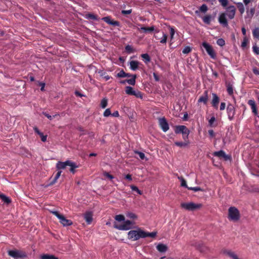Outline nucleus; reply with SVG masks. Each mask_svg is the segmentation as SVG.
Here are the masks:
<instances>
[{
    "label": "nucleus",
    "mask_w": 259,
    "mask_h": 259,
    "mask_svg": "<svg viewBox=\"0 0 259 259\" xmlns=\"http://www.w3.org/2000/svg\"><path fill=\"white\" fill-rule=\"evenodd\" d=\"M227 112L228 118L230 120H232L235 114V109L234 106L232 104H229L227 108Z\"/></svg>",
    "instance_id": "nucleus-12"
},
{
    "label": "nucleus",
    "mask_w": 259,
    "mask_h": 259,
    "mask_svg": "<svg viewBox=\"0 0 259 259\" xmlns=\"http://www.w3.org/2000/svg\"><path fill=\"white\" fill-rule=\"evenodd\" d=\"M229 219L236 222L240 218V213L237 208L235 207H230L228 210Z\"/></svg>",
    "instance_id": "nucleus-3"
},
{
    "label": "nucleus",
    "mask_w": 259,
    "mask_h": 259,
    "mask_svg": "<svg viewBox=\"0 0 259 259\" xmlns=\"http://www.w3.org/2000/svg\"><path fill=\"white\" fill-rule=\"evenodd\" d=\"M48 118H49L50 120H52L53 118L55 117L56 116H58L57 114H55L53 116L50 115L49 114L47 113H43Z\"/></svg>",
    "instance_id": "nucleus-54"
},
{
    "label": "nucleus",
    "mask_w": 259,
    "mask_h": 259,
    "mask_svg": "<svg viewBox=\"0 0 259 259\" xmlns=\"http://www.w3.org/2000/svg\"><path fill=\"white\" fill-rule=\"evenodd\" d=\"M67 166L70 167V171L74 174L75 169L78 167V165L74 162L70 160H66L65 162L59 161L56 164V168L58 170L64 169Z\"/></svg>",
    "instance_id": "nucleus-2"
},
{
    "label": "nucleus",
    "mask_w": 259,
    "mask_h": 259,
    "mask_svg": "<svg viewBox=\"0 0 259 259\" xmlns=\"http://www.w3.org/2000/svg\"><path fill=\"white\" fill-rule=\"evenodd\" d=\"M179 179L181 181V186L187 188L188 189L189 187L187 186L186 181L185 180V179L182 177L179 178Z\"/></svg>",
    "instance_id": "nucleus-40"
},
{
    "label": "nucleus",
    "mask_w": 259,
    "mask_h": 259,
    "mask_svg": "<svg viewBox=\"0 0 259 259\" xmlns=\"http://www.w3.org/2000/svg\"><path fill=\"white\" fill-rule=\"evenodd\" d=\"M248 104L250 106L252 112L256 115L257 114L256 108L255 103L254 100H250L248 102Z\"/></svg>",
    "instance_id": "nucleus-19"
},
{
    "label": "nucleus",
    "mask_w": 259,
    "mask_h": 259,
    "mask_svg": "<svg viewBox=\"0 0 259 259\" xmlns=\"http://www.w3.org/2000/svg\"><path fill=\"white\" fill-rule=\"evenodd\" d=\"M139 64L140 62L137 61H131L130 62V68L135 71L138 68Z\"/></svg>",
    "instance_id": "nucleus-18"
},
{
    "label": "nucleus",
    "mask_w": 259,
    "mask_h": 259,
    "mask_svg": "<svg viewBox=\"0 0 259 259\" xmlns=\"http://www.w3.org/2000/svg\"><path fill=\"white\" fill-rule=\"evenodd\" d=\"M158 123L163 132H166L169 130V125L165 118H159L158 119Z\"/></svg>",
    "instance_id": "nucleus-11"
},
{
    "label": "nucleus",
    "mask_w": 259,
    "mask_h": 259,
    "mask_svg": "<svg viewBox=\"0 0 259 259\" xmlns=\"http://www.w3.org/2000/svg\"><path fill=\"white\" fill-rule=\"evenodd\" d=\"M132 9H130L128 10H122L121 11V14L123 15H127V14H131L132 13Z\"/></svg>",
    "instance_id": "nucleus-55"
},
{
    "label": "nucleus",
    "mask_w": 259,
    "mask_h": 259,
    "mask_svg": "<svg viewBox=\"0 0 259 259\" xmlns=\"http://www.w3.org/2000/svg\"><path fill=\"white\" fill-rule=\"evenodd\" d=\"M115 219L118 222H122L124 221V217L123 215L118 214L115 216Z\"/></svg>",
    "instance_id": "nucleus-38"
},
{
    "label": "nucleus",
    "mask_w": 259,
    "mask_h": 259,
    "mask_svg": "<svg viewBox=\"0 0 259 259\" xmlns=\"http://www.w3.org/2000/svg\"><path fill=\"white\" fill-rule=\"evenodd\" d=\"M236 8L234 6H230L226 9V12L224 14H226V16L230 19H233L235 15Z\"/></svg>",
    "instance_id": "nucleus-10"
},
{
    "label": "nucleus",
    "mask_w": 259,
    "mask_h": 259,
    "mask_svg": "<svg viewBox=\"0 0 259 259\" xmlns=\"http://www.w3.org/2000/svg\"><path fill=\"white\" fill-rule=\"evenodd\" d=\"M237 6L240 14H243L245 12V8L243 4L242 3L239 2L237 4Z\"/></svg>",
    "instance_id": "nucleus-25"
},
{
    "label": "nucleus",
    "mask_w": 259,
    "mask_h": 259,
    "mask_svg": "<svg viewBox=\"0 0 259 259\" xmlns=\"http://www.w3.org/2000/svg\"><path fill=\"white\" fill-rule=\"evenodd\" d=\"M51 212L59 220L60 223L63 226H68L72 224V222L71 220L67 219L63 215L60 214L58 211H51Z\"/></svg>",
    "instance_id": "nucleus-4"
},
{
    "label": "nucleus",
    "mask_w": 259,
    "mask_h": 259,
    "mask_svg": "<svg viewBox=\"0 0 259 259\" xmlns=\"http://www.w3.org/2000/svg\"><path fill=\"white\" fill-rule=\"evenodd\" d=\"M86 18L88 19H92L94 20H99V19L97 17V16L93 14H88L86 15Z\"/></svg>",
    "instance_id": "nucleus-33"
},
{
    "label": "nucleus",
    "mask_w": 259,
    "mask_h": 259,
    "mask_svg": "<svg viewBox=\"0 0 259 259\" xmlns=\"http://www.w3.org/2000/svg\"><path fill=\"white\" fill-rule=\"evenodd\" d=\"M103 175L104 176H105L106 177L108 178V179H109L110 180H112V179H113V177L107 172H104Z\"/></svg>",
    "instance_id": "nucleus-58"
},
{
    "label": "nucleus",
    "mask_w": 259,
    "mask_h": 259,
    "mask_svg": "<svg viewBox=\"0 0 259 259\" xmlns=\"http://www.w3.org/2000/svg\"><path fill=\"white\" fill-rule=\"evenodd\" d=\"M136 75H134L132 76V78L126 79V82L128 83L129 84L134 85L136 83Z\"/></svg>",
    "instance_id": "nucleus-29"
},
{
    "label": "nucleus",
    "mask_w": 259,
    "mask_h": 259,
    "mask_svg": "<svg viewBox=\"0 0 259 259\" xmlns=\"http://www.w3.org/2000/svg\"><path fill=\"white\" fill-rule=\"evenodd\" d=\"M200 11L202 13H206L208 10L207 6L205 4H203L199 8Z\"/></svg>",
    "instance_id": "nucleus-39"
},
{
    "label": "nucleus",
    "mask_w": 259,
    "mask_h": 259,
    "mask_svg": "<svg viewBox=\"0 0 259 259\" xmlns=\"http://www.w3.org/2000/svg\"><path fill=\"white\" fill-rule=\"evenodd\" d=\"M102 20L111 25L114 26H119V23L118 21L111 20L110 17H103Z\"/></svg>",
    "instance_id": "nucleus-14"
},
{
    "label": "nucleus",
    "mask_w": 259,
    "mask_h": 259,
    "mask_svg": "<svg viewBox=\"0 0 259 259\" xmlns=\"http://www.w3.org/2000/svg\"><path fill=\"white\" fill-rule=\"evenodd\" d=\"M175 133L176 134L182 133L183 135H186V138H188L190 134V131L185 125H178L176 127Z\"/></svg>",
    "instance_id": "nucleus-8"
},
{
    "label": "nucleus",
    "mask_w": 259,
    "mask_h": 259,
    "mask_svg": "<svg viewBox=\"0 0 259 259\" xmlns=\"http://www.w3.org/2000/svg\"><path fill=\"white\" fill-rule=\"evenodd\" d=\"M215 121V118L214 116L211 117L208 121L209 125L210 126H213V124Z\"/></svg>",
    "instance_id": "nucleus-53"
},
{
    "label": "nucleus",
    "mask_w": 259,
    "mask_h": 259,
    "mask_svg": "<svg viewBox=\"0 0 259 259\" xmlns=\"http://www.w3.org/2000/svg\"><path fill=\"white\" fill-rule=\"evenodd\" d=\"M138 29L139 30H142L144 32H148L154 31L155 29V27L153 26L150 27H141L140 28H138Z\"/></svg>",
    "instance_id": "nucleus-23"
},
{
    "label": "nucleus",
    "mask_w": 259,
    "mask_h": 259,
    "mask_svg": "<svg viewBox=\"0 0 259 259\" xmlns=\"http://www.w3.org/2000/svg\"><path fill=\"white\" fill-rule=\"evenodd\" d=\"M189 144L188 141L185 142H176L175 143V144L177 145V146L180 147H184L187 146Z\"/></svg>",
    "instance_id": "nucleus-32"
},
{
    "label": "nucleus",
    "mask_w": 259,
    "mask_h": 259,
    "mask_svg": "<svg viewBox=\"0 0 259 259\" xmlns=\"http://www.w3.org/2000/svg\"><path fill=\"white\" fill-rule=\"evenodd\" d=\"M141 57L143 59L145 63H147L150 61V58L148 54H143Z\"/></svg>",
    "instance_id": "nucleus-30"
},
{
    "label": "nucleus",
    "mask_w": 259,
    "mask_h": 259,
    "mask_svg": "<svg viewBox=\"0 0 259 259\" xmlns=\"http://www.w3.org/2000/svg\"><path fill=\"white\" fill-rule=\"evenodd\" d=\"M167 35L164 33V32L162 33V37L161 38L160 40V42L163 44H165L167 41Z\"/></svg>",
    "instance_id": "nucleus-37"
},
{
    "label": "nucleus",
    "mask_w": 259,
    "mask_h": 259,
    "mask_svg": "<svg viewBox=\"0 0 259 259\" xmlns=\"http://www.w3.org/2000/svg\"><path fill=\"white\" fill-rule=\"evenodd\" d=\"M39 136L40 137L41 140L42 142H45L47 141V135H44V134L41 133V135H40Z\"/></svg>",
    "instance_id": "nucleus-59"
},
{
    "label": "nucleus",
    "mask_w": 259,
    "mask_h": 259,
    "mask_svg": "<svg viewBox=\"0 0 259 259\" xmlns=\"http://www.w3.org/2000/svg\"><path fill=\"white\" fill-rule=\"evenodd\" d=\"M0 198H1L3 202L7 204H9L11 202L10 199L4 194H0Z\"/></svg>",
    "instance_id": "nucleus-26"
},
{
    "label": "nucleus",
    "mask_w": 259,
    "mask_h": 259,
    "mask_svg": "<svg viewBox=\"0 0 259 259\" xmlns=\"http://www.w3.org/2000/svg\"><path fill=\"white\" fill-rule=\"evenodd\" d=\"M111 115L114 117H118L119 116V113L117 111L114 112Z\"/></svg>",
    "instance_id": "nucleus-64"
},
{
    "label": "nucleus",
    "mask_w": 259,
    "mask_h": 259,
    "mask_svg": "<svg viewBox=\"0 0 259 259\" xmlns=\"http://www.w3.org/2000/svg\"><path fill=\"white\" fill-rule=\"evenodd\" d=\"M218 1L223 7H226L228 5V0H218Z\"/></svg>",
    "instance_id": "nucleus-51"
},
{
    "label": "nucleus",
    "mask_w": 259,
    "mask_h": 259,
    "mask_svg": "<svg viewBox=\"0 0 259 259\" xmlns=\"http://www.w3.org/2000/svg\"><path fill=\"white\" fill-rule=\"evenodd\" d=\"M8 254L15 259L26 256V254L24 252L17 250L9 251Z\"/></svg>",
    "instance_id": "nucleus-9"
},
{
    "label": "nucleus",
    "mask_w": 259,
    "mask_h": 259,
    "mask_svg": "<svg viewBox=\"0 0 259 259\" xmlns=\"http://www.w3.org/2000/svg\"><path fill=\"white\" fill-rule=\"evenodd\" d=\"M182 208L188 210L194 211L196 209H199L202 205L199 203H195L194 202L182 203L181 204Z\"/></svg>",
    "instance_id": "nucleus-5"
},
{
    "label": "nucleus",
    "mask_w": 259,
    "mask_h": 259,
    "mask_svg": "<svg viewBox=\"0 0 259 259\" xmlns=\"http://www.w3.org/2000/svg\"><path fill=\"white\" fill-rule=\"evenodd\" d=\"M252 35L254 38L259 39V28H255L252 31Z\"/></svg>",
    "instance_id": "nucleus-31"
},
{
    "label": "nucleus",
    "mask_w": 259,
    "mask_h": 259,
    "mask_svg": "<svg viewBox=\"0 0 259 259\" xmlns=\"http://www.w3.org/2000/svg\"><path fill=\"white\" fill-rule=\"evenodd\" d=\"M130 187L133 191H136L139 194L141 195L142 194V192L138 189L137 187L134 185H131Z\"/></svg>",
    "instance_id": "nucleus-41"
},
{
    "label": "nucleus",
    "mask_w": 259,
    "mask_h": 259,
    "mask_svg": "<svg viewBox=\"0 0 259 259\" xmlns=\"http://www.w3.org/2000/svg\"><path fill=\"white\" fill-rule=\"evenodd\" d=\"M208 99V92L207 91H205L203 94L200 97L198 100V103L202 102L204 104H206L207 102Z\"/></svg>",
    "instance_id": "nucleus-16"
},
{
    "label": "nucleus",
    "mask_w": 259,
    "mask_h": 259,
    "mask_svg": "<svg viewBox=\"0 0 259 259\" xmlns=\"http://www.w3.org/2000/svg\"><path fill=\"white\" fill-rule=\"evenodd\" d=\"M248 104L250 106L252 112L256 115L257 114L256 108L255 103L254 100H250L248 102Z\"/></svg>",
    "instance_id": "nucleus-20"
},
{
    "label": "nucleus",
    "mask_w": 259,
    "mask_h": 259,
    "mask_svg": "<svg viewBox=\"0 0 259 259\" xmlns=\"http://www.w3.org/2000/svg\"><path fill=\"white\" fill-rule=\"evenodd\" d=\"M157 232H156L149 233L138 228L137 230L130 231L127 234V237L132 241H136L140 238H144L147 237L154 238Z\"/></svg>",
    "instance_id": "nucleus-1"
},
{
    "label": "nucleus",
    "mask_w": 259,
    "mask_h": 259,
    "mask_svg": "<svg viewBox=\"0 0 259 259\" xmlns=\"http://www.w3.org/2000/svg\"><path fill=\"white\" fill-rule=\"evenodd\" d=\"M219 98L217 96L216 94H212V106L217 109L218 108V104L219 103Z\"/></svg>",
    "instance_id": "nucleus-17"
},
{
    "label": "nucleus",
    "mask_w": 259,
    "mask_h": 259,
    "mask_svg": "<svg viewBox=\"0 0 259 259\" xmlns=\"http://www.w3.org/2000/svg\"><path fill=\"white\" fill-rule=\"evenodd\" d=\"M189 190H193L194 192H197L199 191H202V189L199 187H189L188 188Z\"/></svg>",
    "instance_id": "nucleus-52"
},
{
    "label": "nucleus",
    "mask_w": 259,
    "mask_h": 259,
    "mask_svg": "<svg viewBox=\"0 0 259 259\" xmlns=\"http://www.w3.org/2000/svg\"><path fill=\"white\" fill-rule=\"evenodd\" d=\"M225 107H226L225 103H224V102L221 103V105H220V110H224L225 109Z\"/></svg>",
    "instance_id": "nucleus-62"
},
{
    "label": "nucleus",
    "mask_w": 259,
    "mask_h": 259,
    "mask_svg": "<svg viewBox=\"0 0 259 259\" xmlns=\"http://www.w3.org/2000/svg\"><path fill=\"white\" fill-rule=\"evenodd\" d=\"M202 45L205 49L206 52L209 55V56L212 59H215L216 58V54L214 51L213 50L212 46L206 42H203Z\"/></svg>",
    "instance_id": "nucleus-7"
},
{
    "label": "nucleus",
    "mask_w": 259,
    "mask_h": 259,
    "mask_svg": "<svg viewBox=\"0 0 259 259\" xmlns=\"http://www.w3.org/2000/svg\"><path fill=\"white\" fill-rule=\"evenodd\" d=\"M217 44L218 45L221 46V47H223L225 45V41L224 40V39L223 38H219L217 40Z\"/></svg>",
    "instance_id": "nucleus-44"
},
{
    "label": "nucleus",
    "mask_w": 259,
    "mask_h": 259,
    "mask_svg": "<svg viewBox=\"0 0 259 259\" xmlns=\"http://www.w3.org/2000/svg\"><path fill=\"white\" fill-rule=\"evenodd\" d=\"M117 77H125L126 73L123 70H120L116 75Z\"/></svg>",
    "instance_id": "nucleus-42"
},
{
    "label": "nucleus",
    "mask_w": 259,
    "mask_h": 259,
    "mask_svg": "<svg viewBox=\"0 0 259 259\" xmlns=\"http://www.w3.org/2000/svg\"><path fill=\"white\" fill-rule=\"evenodd\" d=\"M41 259H58V257L49 254H44L40 256Z\"/></svg>",
    "instance_id": "nucleus-24"
},
{
    "label": "nucleus",
    "mask_w": 259,
    "mask_h": 259,
    "mask_svg": "<svg viewBox=\"0 0 259 259\" xmlns=\"http://www.w3.org/2000/svg\"><path fill=\"white\" fill-rule=\"evenodd\" d=\"M170 30V39H172L174 38V36L175 33V30L174 28L172 27H169Z\"/></svg>",
    "instance_id": "nucleus-49"
},
{
    "label": "nucleus",
    "mask_w": 259,
    "mask_h": 259,
    "mask_svg": "<svg viewBox=\"0 0 259 259\" xmlns=\"http://www.w3.org/2000/svg\"><path fill=\"white\" fill-rule=\"evenodd\" d=\"M156 248L160 252H165L167 249L166 245L161 243L158 244L156 246Z\"/></svg>",
    "instance_id": "nucleus-22"
},
{
    "label": "nucleus",
    "mask_w": 259,
    "mask_h": 259,
    "mask_svg": "<svg viewBox=\"0 0 259 259\" xmlns=\"http://www.w3.org/2000/svg\"><path fill=\"white\" fill-rule=\"evenodd\" d=\"M103 115L105 117H108L109 116L111 115V113L109 108L106 109L105 110Z\"/></svg>",
    "instance_id": "nucleus-48"
},
{
    "label": "nucleus",
    "mask_w": 259,
    "mask_h": 259,
    "mask_svg": "<svg viewBox=\"0 0 259 259\" xmlns=\"http://www.w3.org/2000/svg\"><path fill=\"white\" fill-rule=\"evenodd\" d=\"M213 155L219 158H223L226 160L230 159V157L226 155L225 152L223 150L214 152Z\"/></svg>",
    "instance_id": "nucleus-15"
},
{
    "label": "nucleus",
    "mask_w": 259,
    "mask_h": 259,
    "mask_svg": "<svg viewBox=\"0 0 259 259\" xmlns=\"http://www.w3.org/2000/svg\"><path fill=\"white\" fill-rule=\"evenodd\" d=\"M134 90L132 87L128 86L125 88V92L126 94L132 95L133 93Z\"/></svg>",
    "instance_id": "nucleus-36"
},
{
    "label": "nucleus",
    "mask_w": 259,
    "mask_h": 259,
    "mask_svg": "<svg viewBox=\"0 0 259 259\" xmlns=\"http://www.w3.org/2000/svg\"><path fill=\"white\" fill-rule=\"evenodd\" d=\"M254 9L251 8L250 10L247 9L246 11L247 15L248 17L251 18L254 14Z\"/></svg>",
    "instance_id": "nucleus-35"
},
{
    "label": "nucleus",
    "mask_w": 259,
    "mask_h": 259,
    "mask_svg": "<svg viewBox=\"0 0 259 259\" xmlns=\"http://www.w3.org/2000/svg\"><path fill=\"white\" fill-rule=\"evenodd\" d=\"M252 49L254 53L257 55L259 54V48L256 46H253Z\"/></svg>",
    "instance_id": "nucleus-60"
},
{
    "label": "nucleus",
    "mask_w": 259,
    "mask_h": 259,
    "mask_svg": "<svg viewBox=\"0 0 259 259\" xmlns=\"http://www.w3.org/2000/svg\"><path fill=\"white\" fill-rule=\"evenodd\" d=\"M126 217L130 219H135L137 218V216L136 215V214L133 212H127L126 213Z\"/></svg>",
    "instance_id": "nucleus-45"
},
{
    "label": "nucleus",
    "mask_w": 259,
    "mask_h": 259,
    "mask_svg": "<svg viewBox=\"0 0 259 259\" xmlns=\"http://www.w3.org/2000/svg\"><path fill=\"white\" fill-rule=\"evenodd\" d=\"M133 225V223L132 221L127 220L124 221L123 225H118L115 223L114 224V227L119 230H128L132 228Z\"/></svg>",
    "instance_id": "nucleus-6"
},
{
    "label": "nucleus",
    "mask_w": 259,
    "mask_h": 259,
    "mask_svg": "<svg viewBox=\"0 0 259 259\" xmlns=\"http://www.w3.org/2000/svg\"><path fill=\"white\" fill-rule=\"evenodd\" d=\"M226 17V14L222 13L220 15L218 18V21L219 23L224 27H227L228 26V23Z\"/></svg>",
    "instance_id": "nucleus-13"
},
{
    "label": "nucleus",
    "mask_w": 259,
    "mask_h": 259,
    "mask_svg": "<svg viewBox=\"0 0 259 259\" xmlns=\"http://www.w3.org/2000/svg\"><path fill=\"white\" fill-rule=\"evenodd\" d=\"M191 51V48L190 47L187 46L184 48L182 51L183 54H188Z\"/></svg>",
    "instance_id": "nucleus-47"
},
{
    "label": "nucleus",
    "mask_w": 259,
    "mask_h": 259,
    "mask_svg": "<svg viewBox=\"0 0 259 259\" xmlns=\"http://www.w3.org/2000/svg\"><path fill=\"white\" fill-rule=\"evenodd\" d=\"M253 72L256 75H259V69L257 68H254L253 69Z\"/></svg>",
    "instance_id": "nucleus-63"
},
{
    "label": "nucleus",
    "mask_w": 259,
    "mask_h": 259,
    "mask_svg": "<svg viewBox=\"0 0 259 259\" xmlns=\"http://www.w3.org/2000/svg\"><path fill=\"white\" fill-rule=\"evenodd\" d=\"M61 173H62V171L61 170H59L58 171V172L57 173V174L56 175V176H55V178H54V179L50 183V185H52L54 184L57 182V180L60 177Z\"/></svg>",
    "instance_id": "nucleus-27"
},
{
    "label": "nucleus",
    "mask_w": 259,
    "mask_h": 259,
    "mask_svg": "<svg viewBox=\"0 0 259 259\" xmlns=\"http://www.w3.org/2000/svg\"><path fill=\"white\" fill-rule=\"evenodd\" d=\"M107 105V100L105 98L103 99L101 102V107L105 108Z\"/></svg>",
    "instance_id": "nucleus-43"
},
{
    "label": "nucleus",
    "mask_w": 259,
    "mask_h": 259,
    "mask_svg": "<svg viewBox=\"0 0 259 259\" xmlns=\"http://www.w3.org/2000/svg\"><path fill=\"white\" fill-rule=\"evenodd\" d=\"M125 49L128 53H131L132 52V51H133L132 47L131 46H130V45H127L125 47Z\"/></svg>",
    "instance_id": "nucleus-57"
},
{
    "label": "nucleus",
    "mask_w": 259,
    "mask_h": 259,
    "mask_svg": "<svg viewBox=\"0 0 259 259\" xmlns=\"http://www.w3.org/2000/svg\"><path fill=\"white\" fill-rule=\"evenodd\" d=\"M136 153L138 154L139 157L141 159H144L145 158V154H144V153H142L141 152H138V151H136Z\"/></svg>",
    "instance_id": "nucleus-56"
},
{
    "label": "nucleus",
    "mask_w": 259,
    "mask_h": 259,
    "mask_svg": "<svg viewBox=\"0 0 259 259\" xmlns=\"http://www.w3.org/2000/svg\"><path fill=\"white\" fill-rule=\"evenodd\" d=\"M227 91L229 95H232L233 94V88L232 84L229 83L227 85Z\"/></svg>",
    "instance_id": "nucleus-34"
},
{
    "label": "nucleus",
    "mask_w": 259,
    "mask_h": 259,
    "mask_svg": "<svg viewBox=\"0 0 259 259\" xmlns=\"http://www.w3.org/2000/svg\"><path fill=\"white\" fill-rule=\"evenodd\" d=\"M211 16L210 15H206L202 17V20L204 23L209 24L210 23Z\"/></svg>",
    "instance_id": "nucleus-28"
},
{
    "label": "nucleus",
    "mask_w": 259,
    "mask_h": 259,
    "mask_svg": "<svg viewBox=\"0 0 259 259\" xmlns=\"http://www.w3.org/2000/svg\"><path fill=\"white\" fill-rule=\"evenodd\" d=\"M84 218L88 223V224H90L93 221V214L91 212H88L84 214Z\"/></svg>",
    "instance_id": "nucleus-21"
},
{
    "label": "nucleus",
    "mask_w": 259,
    "mask_h": 259,
    "mask_svg": "<svg viewBox=\"0 0 259 259\" xmlns=\"http://www.w3.org/2000/svg\"><path fill=\"white\" fill-rule=\"evenodd\" d=\"M247 43H248V39L246 38V37L245 36L244 37L243 41L242 42L241 47L243 48L246 47Z\"/></svg>",
    "instance_id": "nucleus-50"
},
{
    "label": "nucleus",
    "mask_w": 259,
    "mask_h": 259,
    "mask_svg": "<svg viewBox=\"0 0 259 259\" xmlns=\"http://www.w3.org/2000/svg\"><path fill=\"white\" fill-rule=\"evenodd\" d=\"M208 132L210 138H213L215 136V134L212 130H209Z\"/></svg>",
    "instance_id": "nucleus-61"
},
{
    "label": "nucleus",
    "mask_w": 259,
    "mask_h": 259,
    "mask_svg": "<svg viewBox=\"0 0 259 259\" xmlns=\"http://www.w3.org/2000/svg\"><path fill=\"white\" fill-rule=\"evenodd\" d=\"M132 95L135 96V97H136L137 98H142V95L141 94V93L139 91L136 92L134 90L133 93L132 94Z\"/></svg>",
    "instance_id": "nucleus-46"
}]
</instances>
